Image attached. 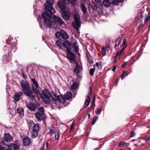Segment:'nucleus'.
Wrapping results in <instances>:
<instances>
[{
  "mask_svg": "<svg viewBox=\"0 0 150 150\" xmlns=\"http://www.w3.org/2000/svg\"><path fill=\"white\" fill-rule=\"evenodd\" d=\"M124 0H117V1L119 3L121 2L124 1Z\"/></svg>",
  "mask_w": 150,
  "mask_h": 150,
  "instance_id": "nucleus-59",
  "label": "nucleus"
},
{
  "mask_svg": "<svg viewBox=\"0 0 150 150\" xmlns=\"http://www.w3.org/2000/svg\"><path fill=\"white\" fill-rule=\"evenodd\" d=\"M35 117L38 121H41L42 120H44L46 119L44 114L42 113H40V112H37L35 113Z\"/></svg>",
  "mask_w": 150,
  "mask_h": 150,
  "instance_id": "nucleus-11",
  "label": "nucleus"
},
{
  "mask_svg": "<svg viewBox=\"0 0 150 150\" xmlns=\"http://www.w3.org/2000/svg\"><path fill=\"white\" fill-rule=\"evenodd\" d=\"M56 43L60 49L64 50V47L63 46V43H62V42L61 40H57L56 42Z\"/></svg>",
  "mask_w": 150,
  "mask_h": 150,
  "instance_id": "nucleus-23",
  "label": "nucleus"
},
{
  "mask_svg": "<svg viewBox=\"0 0 150 150\" xmlns=\"http://www.w3.org/2000/svg\"><path fill=\"white\" fill-rule=\"evenodd\" d=\"M72 97V93L70 91L67 92L64 95V96L61 95L58 96L56 93H54V96L52 97L54 100L59 101L60 103L64 104L66 100L70 99Z\"/></svg>",
  "mask_w": 150,
  "mask_h": 150,
  "instance_id": "nucleus-1",
  "label": "nucleus"
},
{
  "mask_svg": "<svg viewBox=\"0 0 150 150\" xmlns=\"http://www.w3.org/2000/svg\"><path fill=\"white\" fill-rule=\"evenodd\" d=\"M22 93L20 91L16 93L14 96V99L16 101H18L20 99V96L22 95Z\"/></svg>",
  "mask_w": 150,
  "mask_h": 150,
  "instance_id": "nucleus-18",
  "label": "nucleus"
},
{
  "mask_svg": "<svg viewBox=\"0 0 150 150\" xmlns=\"http://www.w3.org/2000/svg\"><path fill=\"white\" fill-rule=\"evenodd\" d=\"M73 24V26L75 29L77 30H79V28L81 26V23L80 21H74V23Z\"/></svg>",
  "mask_w": 150,
  "mask_h": 150,
  "instance_id": "nucleus-21",
  "label": "nucleus"
},
{
  "mask_svg": "<svg viewBox=\"0 0 150 150\" xmlns=\"http://www.w3.org/2000/svg\"><path fill=\"white\" fill-rule=\"evenodd\" d=\"M150 139V137H148L144 138V140L146 141H148Z\"/></svg>",
  "mask_w": 150,
  "mask_h": 150,
  "instance_id": "nucleus-52",
  "label": "nucleus"
},
{
  "mask_svg": "<svg viewBox=\"0 0 150 150\" xmlns=\"http://www.w3.org/2000/svg\"><path fill=\"white\" fill-rule=\"evenodd\" d=\"M98 119V118L97 117H95L93 120V122L92 123V124L93 125L96 121Z\"/></svg>",
  "mask_w": 150,
  "mask_h": 150,
  "instance_id": "nucleus-45",
  "label": "nucleus"
},
{
  "mask_svg": "<svg viewBox=\"0 0 150 150\" xmlns=\"http://www.w3.org/2000/svg\"><path fill=\"white\" fill-rule=\"evenodd\" d=\"M67 56L68 58L70 60L74 62L75 60L76 56L71 51L67 52Z\"/></svg>",
  "mask_w": 150,
  "mask_h": 150,
  "instance_id": "nucleus-14",
  "label": "nucleus"
},
{
  "mask_svg": "<svg viewBox=\"0 0 150 150\" xmlns=\"http://www.w3.org/2000/svg\"><path fill=\"white\" fill-rule=\"evenodd\" d=\"M22 75L24 78H26V76H25L23 72H22Z\"/></svg>",
  "mask_w": 150,
  "mask_h": 150,
  "instance_id": "nucleus-61",
  "label": "nucleus"
},
{
  "mask_svg": "<svg viewBox=\"0 0 150 150\" xmlns=\"http://www.w3.org/2000/svg\"><path fill=\"white\" fill-rule=\"evenodd\" d=\"M116 68H117V66H114L113 67V68L112 69V71H113V72H115V69H116Z\"/></svg>",
  "mask_w": 150,
  "mask_h": 150,
  "instance_id": "nucleus-50",
  "label": "nucleus"
},
{
  "mask_svg": "<svg viewBox=\"0 0 150 150\" xmlns=\"http://www.w3.org/2000/svg\"><path fill=\"white\" fill-rule=\"evenodd\" d=\"M121 38H118L116 41L115 46H117L119 45L120 43Z\"/></svg>",
  "mask_w": 150,
  "mask_h": 150,
  "instance_id": "nucleus-43",
  "label": "nucleus"
},
{
  "mask_svg": "<svg viewBox=\"0 0 150 150\" xmlns=\"http://www.w3.org/2000/svg\"><path fill=\"white\" fill-rule=\"evenodd\" d=\"M74 122H73L71 124V127L70 128V131H71L73 129V127L74 126Z\"/></svg>",
  "mask_w": 150,
  "mask_h": 150,
  "instance_id": "nucleus-47",
  "label": "nucleus"
},
{
  "mask_svg": "<svg viewBox=\"0 0 150 150\" xmlns=\"http://www.w3.org/2000/svg\"><path fill=\"white\" fill-rule=\"evenodd\" d=\"M103 3L104 6L107 7L110 6L111 4L110 2L108 0H104Z\"/></svg>",
  "mask_w": 150,
  "mask_h": 150,
  "instance_id": "nucleus-25",
  "label": "nucleus"
},
{
  "mask_svg": "<svg viewBox=\"0 0 150 150\" xmlns=\"http://www.w3.org/2000/svg\"><path fill=\"white\" fill-rule=\"evenodd\" d=\"M46 146L47 147V148H48V145H49V143L48 142H47L46 143Z\"/></svg>",
  "mask_w": 150,
  "mask_h": 150,
  "instance_id": "nucleus-60",
  "label": "nucleus"
},
{
  "mask_svg": "<svg viewBox=\"0 0 150 150\" xmlns=\"http://www.w3.org/2000/svg\"><path fill=\"white\" fill-rule=\"evenodd\" d=\"M127 64V63L125 62V63H124L122 65V68H124L125 66Z\"/></svg>",
  "mask_w": 150,
  "mask_h": 150,
  "instance_id": "nucleus-56",
  "label": "nucleus"
},
{
  "mask_svg": "<svg viewBox=\"0 0 150 150\" xmlns=\"http://www.w3.org/2000/svg\"><path fill=\"white\" fill-rule=\"evenodd\" d=\"M135 133H134L133 132H132L131 134V137H132L135 136Z\"/></svg>",
  "mask_w": 150,
  "mask_h": 150,
  "instance_id": "nucleus-49",
  "label": "nucleus"
},
{
  "mask_svg": "<svg viewBox=\"0 0 150 150\" xmlns=\"http://www.w3.org/2000/svg\"><path fill=\"white\" fill-rule=\"evenodd\" d=\"M71 44L69 41L65 40L63 42V46L64 47L66 48L67 52H68L71 51Z\"/></svg>",
  "mask_w": 150,
  "mask_h": 150,
  "instance_id": "nucleus-12",
  "label": "nucleus"
},
{
  "mask_svg": "<svg viewBox=\"0 0 150 150\" xmlns=\"http://www.w3.org/2000/svg\"><path fill=\"white\" fill-rule=\"evenodd\" d=\"M53 21L54 23L58 25H61L64 24V22L60 17L55 15L53 16Z\"/></svg>",
  "mask_w": 150,
  "mask_h": 150,
  "instance_id": "nucleus-9",
  "label": "nucleus"
},
{
  "mask_svg": "<svg viewBox=\"0 0 150 150\" xmlns=\"http://www.w3.org/2000/svg\"><path fill=\"white\" fill-rule=\"evenodd\" d=\"M126 42V40L125 39H124L122 42V45L125 46Z\"/></svg>",
  "mask_w": 150,
  "mask_h": 150,
  "instance_id": "nucleus-48",
  "label": "nucleus"
},
{
  "mask_svg": "<svg viewBox=\"0 0 150 150\" xmlns=\"http://www.w3.org/2000/svg\"><path fill=\"white\" fill-rule=\"evenodd\" d=\"M86 55L88 58V61L89 62V64H91V63H92L93 62V60L89 53L88 52H87L86 53Z\"/></svg>",
  "mask_w": 150,
  "mask_h": 150,
  "instance_id": "nucleus-28",
  "label": "nucleus"
},
{
  "mask_svg": "<svg viewBox=\"0 0 150 150\" xmlns=\"http://www.w3.org/2000/svg\"><path fill=\"white\" fill-rule=\"evenodd\" d=\"M101 52L102 55L104 56L106 54V48L103 47L101 48Z\"/></svg>",
  "mask_w": 150,
  "mask_h": 150,
  "instance_id": "nucleus-36",
  "label": "nucleus"
},
{
  "mask_svg": "<svg viewBox=\"0 0 150 150\" xmlns=\"http://www.w3.org/2000/svg\"><path fill=\"white\" fill-rule=\"evenodd\" d=\"M27 106L28 108L31 111H34L36 109V106L32 102L28 103Z\"/></svg>",
  "mask_w": 150,
  "mask_h": 150,
  "instance_id": "nucleus-17",
  "label": "nucleus"
},
{
  "mask_svg": "<svg viewBox=\"0 0 150 150\" xmlns=\"http://www.w3.org/2000/svg\"><path fill=\"white\" fill-rule=\"evenodd\" d=\"M55 36L58 39H67L69 37V35L64 30H61L60 31L57 32L55 34Z\"/></svg>",
  "mask_w": 150,
  "mask_h": 150,
  "instance_id": "nucleus-6",
  "label": "nucleus"
},
{
  "mask_svg": "<svg viewBox=\"0 0 150 150\" xmlns=\"http://www.w3.org/2000/svg\"><path fill=\"white\" fill-rule=\"evenodd\" d=\"M95 97H94V98H93V105H94L95 103Z\"/></svg>",
  "mask_w": 150,
  "mask_h": 150,
  "instance_id": "nucleus-54",
  "label": "nucleus"
},
{
  "mask_svg": "<svg viewBox=\"0 0 150 150\" xmlns=\"http://www.w3.org/2000/svg\"><path fill=\"white\" fill-rule=\"evenodd\" d=\"M11 59V57L9 56L8 55L7 56V60L8 61H9V60H10Z\"/></svg>",
  "mask_w": 150,
  "mask_h": 150,
  "instance_id": "nucleus-55",
  "label": "nucleus"
},
{
  "mask_svg": "<svg viewBox=\"0 0 150 150\" xmlns=\"http://www.w3.org/2000/svg\"><path fill=\"white\" fill-rule=\"evenodd\" d=\"M95 71V68L90 69L89 73L91 76H93Z\"/></svg>",
  "mask_w": 150,
  "mask_h": 150,
  "instance_id": "nucleus-38",
  "label": "nucleus"
},
{
  "mask_svg": "<svg viewBox=\"0 0 150 150\" xmlns=\"http://www.w3.org/2000/svg\"><path fill=\"white\" fill-rule=\"evenodd\" d=\"M54 127H51V129H50V131L49 132H48L47 133V134H49L50 135H52L55 132H54Z\"/></svg>",
  "mask_w": 150,
  "mask_h": 150,
  "instance_id": "nucleus-33",
  "label": "nucleus"
},
{
  "mask_svg": "<svg viewBox=\"0 0 150 150\" xmlns=\"http://www.w3.org/2000/svg\"><path fill=\"white\" fill-rule=\"evenodd\" d=\"M112 3L114 5H118V1H117V0H113L112 1Z\"/></svg>",
  "mask_w": 150,
  "mask_h": 150,
  "instance_id": "nucleus-44",
  "label": "nucleus"
},
{
  "mask_svg": "<svg viewBox=\"0 0 150 150\" xmlns=\"http://www.w3.org/2000/svg\"><path fill=\"white\" fill-rule=\"evenodd\" d=\"M96 66H97L98 69H100L102 68V66L100 63L96 62L95 64Z\"/></svg>",
  "mask_w": 150,
  "mask_h": 150,
  "instance_id": "nucleus-40",
  "label": "nucleus"
},
{
  "mask_svg": "<svg viewBox=\"0 0 150 150\" xmlns=\"http://www.w3.org/2000/svg\"><path fill=\"white\" fill-rule=\"evenodd\" d=\"M38 112L40 113H42L44 114V108L43 107H40L38 109Z\"/></svg>",
  "mask_w": 150,
  "mask_h": 150,
  "instance_id": "nucleus-42",
  "label": "nucleus"
},
{
  "mask_svg": "<svg viewBox=\"0 0 150 150\" xmlns=\"http://www.w3.org/2000/svg\"><path fill=\"white\" fill-rule=\"evenodd\" d=\"M64 2L61 1H59L58 2V4L59 7L61 8L63 12H65L67 11L66 7L65 4H69V1H67V2H66L67 0H62Z\"/></svg>",
  "mask_w": 150,
  "mask_h": 150,
  "instance_id": "nucleus-7",
  "label": "nucleus"
},
{
  "mask_svg": "<svg viewBox=\"0 0 150 150\" xmlns=\"http://www.w3.org/2000/svg\"><path fill=\"white\" fill-rule=\"evenodd\" d=\"M1 144H3L4 145H6L5 143L4 142V141H2L1 142Z\"/></svg>",
  "mask_w": 150,
  "mask_h": 150,
  "instance_id": "nucleus-58",
  "label": "nucleus"
},
{
  "mask_svg": "<svg viewBox=\"0 0 150 150\" xmlns=\"http://www.w3.org/2000/svg\"><path fill=\"white\" fill-rule=\"evenodd\" d=\"M63 18L66 20H69V16L68 14L64 13V14H63Z\"/></svg>",
  "mask_w": 150,
  "mask_h": 150,
  "instance_id": "nucleus-31",
  "label": "nucleus"
},
{
  "mask_svg": "<svg viewBox=\"0 0 150 150\" xmlns=\"http://www.w3.org/2000/svg\"><path fill=\"white\" fill-rule=\"evenodd\" d=\"M145 18L144 20L145 24L148 21L150 18V12L148 13V15H146L145 16Z\"/></svg>",
  "mask_w": 150,
  "mask_h": 150,
  "instance_id": "nucleus-32",
  "label": "nucleus"
},
{
  "mask_svg": "<svg viewBox=\"0 0 150 150\" xmlns=\"http://www.w3.org/2000/svg\"><path fill=\"white\" fill-rule=\"evenodd\" d=\"M4 140L7 142H10L12 140L11 136L9 133H6L4 135Z\"/></svg>",
  "mask_w": 150,
  "mask_h": 150,
  "instance_id": "nucleus-16",
  "label": "nucleus"
},
{
  "mask_svg": "<svg viewBox=\"0 0 150 150\" xmlns=\"http://www.w3.org/2000/svg\"><path fill=\"white\" fill-rule=\"evenodd\" d=\"M19 146V144H12L9 145L8 149L10 150H18Z\"/></svg>",
  "mask_w": 150,
  "mask_h": 150,
  "instance_id": "nucleus-15",
  "label": "nucleus"
},
{
  "mask_svg": "<svg viewBox=\"0 0 150 150\" xmlns=\"http://www.w3.org/2000/svg\"><path fill=\"white\" fill-rule=\"evenodd\" d=\"M92 9L94 10H95L97 8V6L96 5H94L92 7Z\"/></svg>",
  "mask_w": 150,
  "mask_h": 150,
  "instance_id": "nucleus-51",
  "label": "nucleus"
},
{
  "mask_svg": "<svg viewBox=\"0 0 150 150\" xmlns=\"http://www.w3.org/2000/svg\"><path fill=\"white\" fill-rule=\"evenodd\" d=\"M77 84L76 82L74 83L71 85V87L72 89L74 90L76 89L77 87Z\"/></svg>",
  "mask_w": 150,
  "mask_h": 150,
  "instance_id": "nucleus-37",
  "label": "nucleus"
},
{
  "mask_svg": "<svg viewBox=\"0 0 150 150\" xmlns=\"http://www.w3.org/2000/svg\"><path fill=\"white\" fill-rule=\"evenodd\" d=\"M38 131L32 130L31 133L32 137L33 138H36L38 135Z\"/></svg>",
  "mask_w": 150,
  "mask_h": 150,
  "instance_id": "nucleus-24",
  "label": "nucleus"
},
{
  "mask_svg": "<svg viewBox=\"0 0 150 150\" xmlns=\"http://www.w3.org/2000/svg\"><path fill=\"white\" fill-rule=\"evenodd\" d=\"M102 109L101 108H97L96 109L95 112L98 114H100L101 111Z\"/></svg>",
  "mask_w": 150,
  "mask_h": 150,
  "instance_id": "nucleus-39",
  "label": "nucleus"
},
{
  "mask_svg": "<svg viewBox=\"0 0 150 150\" xmlns=\"http://www.w3.org/2000/svg\"><path fill=\"white\" fill-rule=\"evenodd\" d=\"M74 21H80L79 17L77 14H74Z\"/></svg>",
  "mask_w": 150,
  "mask_h": 150,
  "instance_id": "nucleus-34",
  "label": "nucleus"
},
{
  "mask_svg": "<svg viewBox=\"0 0 150 150\" xmlns=\"http://www.w3.org/2000/svg\"><path fill=\"white\" fill-rule=\"evenodd\" d=\"M42 94L41 95L43 101L46 103L48 104L50 103V98L52 97H52L54 96V93L52 95L50 93L47 89H44L42 91Z\"/></svg>",
  "mask_w": 150,
  "mask_h": 150,
  "instance_id": "nucleus-4",
  "label": "nucleus"
},
{
  "mask_svg": "<svg viewBox=\"0 0 150 150\" xmlns=\"http://www.w3.org/2000/svg\"><path fill=\"white\" fill-rule=\"evenodd\" d=\"M30 99L33 100L35 97L36 95L38 96H41V93L39 90L38 89L33 88L32 90L29 89L24 93Z\"/></svg>",
  "mask_w": 150,
  "mask_h": 150,
  "instance_id": "nucleus-3",
  "label": "nucleus"
},
{
  "mask_svg": "<svg viewBox=\"0 0 150 150\" xmlns=\"http://www.w3.org/2000/svg\"><path fill=\"white\" fill-rule=\"evenodd\" d=\"M31 81L33 83L32 85V89H33V88L37 89L39 87V85L37 81L34 78L31 79Z\"/></svg>",
  "mask_w": 150,
  "mask_h": 150,
  "instance_id": "nucleus-20",
  "label": "nucleus"
},
{
  "mask_svg": "<svg viewBox=\"0 0 150 150\" xmlns=\"http://www.w3.org/2000/svg\"><path fill=\"white\" fill-rule=\"evenodd\" d=\"M54 3L53 0H46V3L45 4V11L51 13H54L56 12L55 10L52 6Z\"/></svg>",
  "mask_w": 150,
  "mask_h": 150,
  "instance_id": "nucleus-5",
  "label": "nucleus"
},
{
  "mask_svg": "<svg viewBox=\"0 0 150 150\" xmlns=\"http://www.w3.org/2000/svg\"><path fill=\"white\" fill-rule=\"evenodd\" d=\"M55 139L56 140H58L59 138V134L57 132L54 133Z\"/></svg>",
  "mask_w": 150,
  "mask_h": 150,
  "instance_id": "nucleus-41",
  "label": "nucleus"
},
{
  "mask_svg": "<svg viewBox=\"0 0 150 150\" xmlns=\"http://www.w3.org/2000/svg\"><path fill=\"white\" fill-rule=\"evenodd\" d=\"M0 150H4V147L1 146H0Z\"/></svg>",
  "mask_w": 150,
  "mask_h": 150,
  "instance_id": "nucleus-57",
  "label": "nucleus"
},
{
  "mask_svg": "<svg viewBox=\"0 0 150 150\" xmlns=\"http://www.w3.org/2000/svg\"><path fill=\"white\" fill-rule=\"evenodd\" d=\"M28 126L29 128L32 129V130L38 131L39 126L38 124H35L32 121H30L28 122Z\"/></svg>",
  "mask_w": 150,
  "mask_h": 150,
  "instance_id": "nucleus-8",
  "label": "nucleus"
},
{
  "mask_svg": "<svg viewBox=\"0 0 150 150\" xmlns=\"http://www.w3.org/2000/svg\"><path fill=\"white\" fill-rule=\"evenodd\" d=\"M74 71L76 73H78L79 71V68L76 67L74 69Z\"/></svg>",
  "mask_w": 150,
  "mask_h": 150,
  "instance_id": "nucleus-46",
  "label": "nucleus"
},
{
  "mask_svg": "<svg viewBox=\"0 0 150 150\" xmlns=\"http://www.w3.org/2000/svg\"><path fill=\"white\" fill-rule=\"evenodd\" d=\"M53 13L44 11L42 14V18L43 20L45 25L48 27L52 28L54 25L51 21V15Z\"/></svg>",
  "mask_w": 150,
  "mask_h": 150,
  "instance_id": "nucleus-2",
  "label": "nucleus"
},
{
  "mask_svg": "<svg viewBox=\"0 0 150 150\" xmlns=\"http://www.w3.org/2000/svg\"><path fill=\"white\" fill-rule=\"evenodd\" d=\"M69 0L72 3H73V4L76 1V0Z\"/></svg>",
  "mask_w": 150,
  "mask_h": 150,
  "instance_id": "nucleus-53",
  "label": "nucleus"
},
{
  "mask_svg": "<svg viewBox=\"0 0 150 150\" xmlns=\"http://www.w3.org/2000/svg\"><path fill=\"white\" fill-rule=\"evenodd\" d=\"M23 141L24 144L25 146L29 145L31 143L30 139L27 137L24 138Z\"/></svg>",
  "mask_w": 150,
  "mask_h": 150,
  "instance_id": "nucleus-22",
  "label": "nucleus"
},
{
  "mask_svg": "<svg viewBox=\"0 0 150 150\" xmlns=\"http://www.w3.org/2000/svg\"><path fill=\"white\" fill-rule=\"evenodd\" d=\"M80 8L83 13L85 14L86 12V9L85 6L83 4H81L80 5Z\"/></svg>",
  "mask_w": 150,
  "mask_h": 150,
  "instance_id": "nucleus-26",
  "label": "nucleus"
},
{
  "mask_svg": "<svg viewBox=\"0 0 150 150\" xmlns=\"http://www.w3.org/2000/svg\"><path fill=\"white\" fill-rule=\"evenodd\" d=\"M95 1L97 2H99L101 1V0H95Z\"/></svg>",
  "mask_w": 150,
  "mask_h": 150,
  "instance_id": "nucleus-62",
  "label": "nucleus"
},
{
  "mask_svg": "<svg viewBox=\"0 0 150 150\" xmlns=\"http://www.w3.org/2000/svg\"><path fill=\"white\" fill-rule=\"evenodd\" d=\"M126 47V46L124 48H122L120 52H117L116 54V55L115 57V58H116V57L117 56H118L119 57H120L121 55V54L123 53L124 50Z\"/></svg>",
  "mask_w": 150,
  "mask_h": 150,
  "instance_id": "nucleus-27",
  "label": "nucleus"
},
{
  "mask_svg": "<svg viewBox=\"0 0 150 150\" xmlns=\"http://www.w3.org/2000/svg\"><path fill=\"white\" fill-rule=\"evenodd\" d=\"M128 75V73H127V72L126 71H124L122 74V75H121V78L122 79H124V78L125 76H127Z\"/></svg>",
  "mask_w": 150,
  "mask_h": 150,
  "instance_id": "nucleus-35",
  "label": "nucleus"
},
{
  "mask_svg": "<svg viewBox=\"0 0 150 150\" xmlns=\"http://www.w3.org/2000/svg\"><path fill=\"white\" fill-rule=\"evenodd\" d=\"M88 115V119H89L90 117V114L89 113Z\"/></svg>",
  "mask_w": 150,
  "mask_h": 150,
  "instance_id": "nucleus-63",
  "label": "nucleus"
},
{
  "mask_svg": "<svg viewBox=\"0 0 150 150\" xmlns=\"http://www.w3.org/2000/svg\"><path fill=\"white\" fill-rule=\"evenodd\" d=\"M4 150H9V149L8 150L7 149H6L4 147Z\"/></svg>",
  "mask_w": 150,
  "mask_h": 150,
  "instance_id": "nucleus-64",
  "label": "nucleus"
},
{
  "mask_svg": "<svg viewBox=\"0 0 150 150\" xmlns=\"http://www.w3.org/2000/svg\"><path fill=\"white\" fill-rule=\"evenodd\" d=\"M90 97L89 96H87V98H86V102L85 103V104L87 106H88L89 105L90 103Z\"/></svg>",
  "mask_w": 150,
  "mask_h": 150,
  "instance_id": "nucleus-29",
  "label": "nucleus"
},
{
  "mask_svg": "<svg viewBox=\"0 0 150 150\" xmlns=\"http://www.w3.org/2000/svg\"><path fill=\"white\" fill-rule=\"evenodd\" d=\"M127 145V143L125 142H121L119 143L118 146L121 147H124L126 146Z\"/></svg>",
  "mask_w": 150,
  "mask_h": 150,
  "instance_id": "nucleus-30",
  "label": "nucleus"
},
{
  "mask_svg": "<svg viewBox=\"0 0 150 150\" xmlns=\"http://www.w3.org/2000/svg\"><path fill=\"white\" fill-rule=\"evenodd\" d=\"M21 86L23 88L22 91L24 93L29 89V84L27 81L23 80L21 81L20 82Z\"/></svg>",
  "mask_w": 150,
  "mask_h": 150,
  "instance_id": "nucleus-10",
  "label": "nucleus"
},
{
  "mask_svg": "<svg viewBox=\"0 0 150 150\" xmlns=\"http://www.w3.org/2000/svg\"><path fill=\"white\" fill-rule=\"evenodd\" d=\"M71 42L72 43L73 46L76 52H78L79 51V46L78 45V42L74 38H72L71 40Z\"/></svg>",
  "mask_w": 150,
  "mask_h": 150,
  "instance_id": "nucleus-13",
  "label": "nucleus"
},
{
  "mask_svg": "<svg viewBox=\"0 0 150 150\" xmlns=\"http://www.w3.org/2000/svg\"><path fill=\"white\" fill-rule=\"evenodd\" d=\"M17 112L19 115L21 117H23L24 115V110L21 108H19L16 110Z\"/></svg>",
  "mask_w": 150,
  "mask_h": 150,
  "instance_id": "nucleus-19",
  "label": "nucleus"
}]
</instances>
